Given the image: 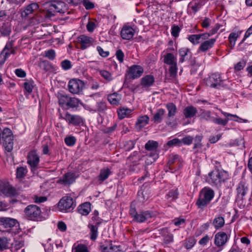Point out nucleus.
<instances>
[{"label": "nucleus", "mask_w": 252, "mask_h": 252, "mask_svg": "<svg viewBox=\"0 0 252 252\" xmlns=\"http://www.w3.org/2000/svg\"><path fill=\"white\" fill-rule=\"evenodd\" d=\"M66 9V4L62 1H54L45 4L43 12L36 13L33 17L35 24H39L50 19L57 13H64Z\"/></svg>", "instance_id": "1"}, {"label": "nucleus", "mask_w": 252, "mask_h": 252, "mask_svg": "<svg viewBox=\"0 0 252 252\" xmlns=\"http://www.w3.org/2000/svg\"><path fill=\"white\" fill-rule=\"evenodd\" d=\"M132 220L137 223H143L147 221L156 216V214L152 210L137 211L135 205L131 203L129 210Z\"/></svg>", "instance_id": "2"}, {"label": "nucleus", "mask_w": 252, "mask_h": 252, "mask_svg": "<svg viewBox=\"0 0 252 252\" xmlns=\"http://www.w3.org/2000/svg\"><path fill=\"white\" fill-rule=\"evenodd\" d=\"M214 196L215 192L212 189L209 187H205L200 190L195 204L198 208L203 209L210 204Z\"/></svg>", "instance_id": "3"}, {"label": "nucleus", "mask_w": 252, "mask_h": 252, "mask_svg": "<svg viewBox=\"0 0 252 252\" xmlns=\"http://www.w3.org/2000/svg\"><path fill=\"white\" fill-rule=\"evenodd\" d=\"M228 178V174L223 170L215 169L208 174V181L217 187H220Z\"/></svg>", "instance_id": "4"}, {"label": "nucleus", "mask_w": 252, "mask_h": 252, "mask_svg": "<svg viewBox=\"0 0 252 252\" xmlns=\"http://www.w3.org/2000/svg\"><path fill=\"white\" fill-rule=\"evenodd\" d=\"M59 103L60 106L65 109L78 108L83 103L78 98L70 97L67 95L60 94L59 97Z\"/></svg>", "instance_id": "5"}, {"label": "nucleus", "mask_w": 252, "mask_h": 252, "mask_svg": "<svg viewBox=\"0 0 252 252\" xmlns=\"http://www.w3.org/2000/svg\"><path fill=\"white\" fill-rule=\"evenodd\" d=\"M59 119L65 120L69 125L79 126L84 124V119L80 115L71 114L68 112L59 113Z\"/></svg>", "instance_id": "6"}, {"label": "nucleus", "mask_w": 252, "mask_h": 252, "mask_svg": "<svg viewBox=\"0 0 252 252\" xmlns=\"http://www.w3.org/2000/svg\"><path fill=\"white\" fill-rule=\"evenodd\" d=\"M224 80L221 79L220 75L218 73L212 74L204 79V82L206 86L216 89L224 87Z\"/></svg>", "instance_id": "7"}, {"label": "nucleus", "mask_w": 252, "mask_h": 252, "mask_svg": "<svg viewBox=\"0 0 252 252\" xmlns=\"http://www.w3.org/2000/svg\"><path fill=\"white\" fill-rule=\"evenodd\" d=\"M76 206L75 200L71 196L63 197L58 203V208L61 211L69 212Z\"/></svg>", "instance_id": "8"}, {"label": "nucleus", "mask_w": 252, "mask_h": 252, "mask_svg": "<svg viewBox=\"0 0 252 252\" xmlns=\"http://www.w3.org/2000/svg\"><path fill=\"white\" fill-rule=\"evenodd\" d=\"M24 213L29 219L38 220L40 218L41 211L40 207L37 205L31 204L25 208Z\"/></svg>", "instance_id": "9"}, {"label": "nucleus", "mask_w": 252, "mask_h": 252, "mask_svg": "<svg viewBox=\"0 0 252 252\" xmlns=\"http://www.w3.org/2000/svg\"><path fill=\"white\" fill-rule=\"evenodd\" d=\"M165 106L167 110L168 114L165 119V122L168 126L173 127L174 126L173 119L177 112V107L172 102L166 104Z\"/></svg>", "instance_id": "10"}, {"label": "nucleus", "mask_w": 252, "mask_h": 252, "mask_svg": "<svg viewBox=\"0 0 252 252\" xmlns=\"http://www.w3.org/2000/svg\"><path fill=\"white\" fill-rule=\"evenodd\" d=\"M83 87L84 83L79 79H71L68 84V91L72 94H79L82 92Z\"/></svg>", "instance_id": "11"}, {"label": "nucleus", "mask_w": 252, "mask_h": 252, "mask_svg": "<svg viewBox=\"0 0 252 252\" xmlns=\"http://www.w3.org/2000/svg\"><path fill=\"white\" fill-rule=\"evenodd\" d=\"M228 240V236L225 232L223 231L218 232L215 235L214 244L220 249V251H221L227 242Z\"/></svg>", "instance_id": "12"}, {"label": "nucleus", "mask_w": 252, "mask_h": 252, "mask_svg": "<svg viewBox=\"0 0 252 252\" xmlns=\"http://www.w3.org/2000/svg\"><path fill=\"white\" fill-rule=\"evenodd\" d=\"M151 194L149 184L145 183L142 186L140 190L138 192V199L140 202L144 203L150 198Z\"/></svg>", "instance_id": "13"}, {"label": "nucleus", "mask_w": 252, "mask_h": 252, "mask_svg": "<svg viewBox=\"0 0 252 252\" xmlns=\"http://www.w3.org/2000/svg\"><path fill=\"white\" fill-rule=\"evenodd\" d=\"M129 79H135L139 78L144 72L143 67L139 65H132L127 71Z\"/></svg>", "instance_id": "14"}, {"label": "nucleus", "mask_w": 252, "mask_h": 252, "mask_svg": "<svg viewBox=\"0 0 252 252\" xmlns=\"http://www.w3.org/2000/svg\"><path fill=\"white\" fill-rule=\"evenodd\" d=\"M40 161L39 157L34 151L29 153L27 157V163L30 165L32 170L37 169Z\"/></svg>", "instance_id": "15"}, {"label": "nucleus", "mask_w": 252, "mask_h": 252, "mask_svg": "<svg viewBox=\"0 0 252 252\" xmlns=\"http://www.w3.org/2000/svg\"><path fill=\"white\" fill-rule=\"evenodd\" d=\"M0 191L7 196H15L17 191L16 189L8 183L0 182Z\"/></svg>", "instance_id": "16"}, {"label": "nucleus", "mask_w": 252, "mask_h": 252, "mask_svg": "<svg viewBox=\"0 0 252 252\" xmlns=\"http://www.w3.org/2000/svg\"><path fill=\"white\" fill-rule=\"evenodd\" d=\"M221 112L223 115V116L225 117L226 118L225 119H222L218 117H214L213 120L212 121V122H213L215 124H217L218 125L225 126L228 123V122L229 120V117L238 118V117L236 115L231 114L223 112L222 111H221Z\"/></svg>", "instance_id": "17"}, {"label": "nucleus", "mask_w": 252, "mask_h": 252, "mask_svg": "<svg viewBox=\"0 0 252 252\" xmlns=\"http://www.w3.org/2000/svg\"><path fill=\"white\" fill-rule=\"evenodd\" d=\"M75 180V174L73 172H67L62 176L58 183L64 185H68L72 184Z\"/></svg>", "instance_id": "18"}, {"label": "nucleus", "mask_w": 252, "mask_h": 252, "mask_svg": "<svg viewBox=\"0 0 252 252\" xmlns=\"http://www.w3.org/2000/svg\"><path fill=\"white\" fill-rule=\"evenodd\" d=\"M39 8V5L36 2H33L28 5L22 11L21 16L23 18H27L29 15L33 13Z\"/></svg>", "instance_id": "19"}, {"label": "nucleus", "mask_w": 252, "mask_h": 252, "mask_svg": "<svg viewBox=\"0 0 252 252\" xmlns=\"http://www.w3.org/2000/svg\"><path fill=\"white\" fill-rule=\"evenodd\" d=\"M155 82V79L153 75L148 74L144 76L140 80V85L142 88L146 90L152 87Z\"/></svg>", "instance_id": "20"}, {"label": "nucleus", "mask_w": 252, "mask_h": 252, "mask_svg": "<svg viewBox=\"0 0 252 252\" xmlns=\"http://www.w3.org/2000/svg\"><path fill=\"white\" fill-rule=\"evenodd\" d=\"M94 39L92 37L85 35H81L78 37V42L81 44V49H86L90 46L94 42Z\"/></svg>", "instance_id": "21"}, {"label": "nucleus", "mask_w": 252, "mask_h": 252, "mask_svg": "<svg viewBox=\"0 0 252 252\" xmlns=\"http://www.w3.org/2000/svg\"><path fill=\"white\" fill-rule=\"evenodd\" d=\"M209 38V35L207 32L189 35L188 37V39L193 45H196L200 43L199 40H206Z\"/></svg>", "instance_id": "22"}, {"label": "nucleus", "mask_w": 252, "mask_h": 252, "mask_svg": "<svg viewBox=\"0 0 252 252\" xmlns=\"http://www.w3.org/2000/svg\"><path fill=\"white\" fill-rule=\"evenodd\" d=\"M179 54L180 56L179 63H183L185 61L190 60L192 56L190 49L187 47L180 48L179 50Z\"/></svg>", "instance_id": "23"}, {"label": "nucleus", "mask_w": 252, "mask_h": 252, "mask_svg": "<svg viewBox=\"0 0 252 252\" xmlns=\"http://www.w3.org/2000/svg\"><path fill=\"white\" fill-rule=\"evenodd\" d=\"M135 33L134 30L131 27L124 26L121 32V35L125 40L131 39Z\"/></svg>", "instance_id": "24"}, {"label": "nucleus", "mask_w": 252, "mask_h": 252, "mask_svg": "<svg viewBox=\"0 0 252 252\" xmlns=\"http://www.w3.org/2000/svg\"><path fill=\"white\" fill-rule=\"evenodd\" d=\"M204 40L205 41L202 42L198 48V52H206L209 50L214 46L216 41V39L211 38L209 40L206 39Z\"/></svg>", "instance_id": "25"}, {"label": "nucleus", "mask_w": 252, "mask_h": 252, "mask_svg": "<svg viewBox=\"0 0 252 252\" xmlns=\"http://www.w3.org/2000/svg\"><path fill=\"white\" fill-rule=\"evenodd\" d=\"M111 174V171L108 168L101 169L98 176L96 178V184H101Z\"/></svg>", "instance_id": "26"}, {"label": "nucleus", "mask_w": 252, "mask_h": 252, "mask_svg": "<svg viewBox=\"0 0 252 252\" xmlns=\"http://www.w3.org/2000/svg\"><path fill=\"white\" fill-rule=\"evenodd\" d=\"M0 222L3 227L8 229H10L18 224L16 219L5 217L0 218Z\"/></svg>", "instance_id": "27"}, {"label": "nucleus", "mask_w": 252, "mask_h": 252, "mask_svg": "<svg viewBox=\"0 0 252 252\" xmlns=\"http://www.w3.org/2000/svg\"><path fill=\"white\" fill-rule=\"evenodd\" d=\"M100 223V221H97L95 224H89L88 225V227L90 229V238L91 240L94 241L97 239L98 234V226Z\"/></svg>", "instance_id": "28"}, {"label": "nucleus", "mask_w": 252, "mask_h": 252, "mask_svg": "<svg viewBox=\"0 0 252 252\" xmlns=\"http://www.w3.org/2000/svg\"><path fill=\"white\" fill-rule=\"evenodd\" d=\"M149 122V117L146 115H142L137 118L135 123V128L140 130L144 127Z\"/></svg>", "instance_id": "29"}, {"label": "nucleus", "mask_w": 252, "mask_h": 252, "mask_svg": "<svg viewBox=\"0 0 252 252\" xmlns=\"http://www.w3.org/2000/svg\"><path fill=\"white\" fill-rule=\"evenodd\" d=\"M249 190L248 185L245 182H241L237 188V195L239 198L243 199L244 197Z\"/></svg>", "instance_id": "30"}, {"label": "nucleus", "mask_w": 252, "mask_h": 252, "mask_svg": "<svg viewBox=\"0 0 252 252\" xmlns=\"http://www.w3.org/2000/svg\"><path fill=\"white\" fill-rule=\"evenodd\" d=\"M13 41H11L9 42H7L5 46V47L2 50V53H4V60H5L6 58H8L9 56L11 54H16V49L13 48Z\"/></svg>", "instance_id": "31"}, {"label": "nucleus", "mask_w": 252, "mask_h": 252, "mask_svg": "<svg viewBox=\"0 0 252 252\" xmlns=\"http://www.w3.org/2000/svg\"><path fill=\"white\" fill-rule=\"evenodd\" d=\"M107 99L111 104L118 105L122 99V95L117 93H114L109 94L107 96Z\"/></svg>", "instance_id": "32"}, {"label": "nucleus", "mask_w": 252, "mask_h": 252, "mask_svg": "<svg viewBox=\"0 0 252 252\" xmlns=\"http://www.w3.org/2000/svg\"><path fill=\"white\" fill-rule=\"evenodd\" d=\"M101 252H121V246L110 243L108 246L102 245L100 246Z\"/></svg>", "instance_id": "33"}, {"label": "nucleus", "mask_w": 252, "mask_h": 252, "mask_svg": "<svg viewBox=\"0 0 252 252\" xmlns=\"http://www.w3.org/2000/svg\"><path fill=\"white\" fill-rule=\"evenodd\" d=\"M197 109L193 106H188L183 110V114L186 119L193 118L197 113Z\"/></svg>", "instance_id": "34"}, {"label": "nucleus", "mask_w": 252, "mask_h": 252, "mask_svg": "<svg viewBox=\"0 0 252 252\" xmlns=\"http://www.w3.org/2000/svg\"><path fill=\"white\" fill-rule=\"evenodd\" d=\"M202 1L200 0H195L189 2L188 7L192 10L193 14L198 12L203 6Z\"/></svg>", "instance_id": "35"}, {"label": "nucleus", "mask_w": 252, "mask_h": 252, "mask_svg": "<svg viewBox=\"0 0 252 252\" xmlns=\"http://www.w3.org/2000/svg\"><path fill=\"white\" fill-rule=\"evenodd\" d=\"M165 113V111L164 109L159 108L158 109L153 117L152 121L156 124L161 123Z\"/></svg>", "instance_id": "36"}, {"label": "nucleus", "mask_w": 252, "mask_h": 252, "mask_svg": "<svg viewBox=\"0 0 252 252\" xmlns=\"http://www.w3.org/2000/svg\"><path fill=\"white\" fill-rule=\"evenodd\" d=\"M91 203L89 202H85L78 207V212L79 214L86 216L91 212Z\"/></svg>", "instance_id": "37"}, {"label": "nucleus", "mask_w": 252, "mask_h": 252, "mask_svg": "<svg viewBox=\"0 0 252 252\" xmlns=\"http://www.w3.org/2000/svg\"><path fill=\"white\" fill-rule=\"evenodd\" d=\"M163 62L170 65L177 64V59L172 53H167L163 56Z\"/></svg>", "instance_id": "38"}, {"label": "nucleus", "mask_w": 252, "mask_h": 252, "mask_svg": "<svg viewBox=\"0 0 252 252\" xmlns=\"http://www.w3.org/2000/svg\"><path fill=\"white\" fill-rule=\"evenodd\" d=\"M224 218L220 216H218L213 220V224L216 229H219L224 225Z\"/></svg>", "instance_id": "39"}, {"label": "nucleus", "mask_w": 252, "mask_h": 252, "mask_svg": "<svg viewBox=\"0 0 252 252\" xmlns=\"http://www.w3.org/2000/svg\"><path fill=\"white\" fill-rule=\"evenodd\" d=\"M199 117L201 120L211 122L212 121L214 117L212 116L210 111L205 110H201Z\"/></svg>", "instance_id": "40"}, {"label": "nucleus", "mask_w": 252, "mask_h": 252, "mask_svg": "<svg viewBox=\"0 0 252 252\" xmlns=\"http://www.w3.org/2000/svg\"><path fill=\"white\" fill-rule=\"evenodd\" d=\"M158 147V142L154 140H149L145 145L146 150L149 151L156 152Z\"/></svg>", "instance_id": "41"}, {"label": "nucleus", "mask_w": 252, "mask_h": 252, "mask_svg": "<svg viewBox=\"0 0 252 252\" xmlns=\"http://www.w3.org/2000/svg\"><path fill=\"white\" fill-rule=\"evenodd\" d=\"M72 252H89V251L85 245L74 244L72 246Z\"/></svg>", "instance_id": "42"}, {"label": "nucleus", "mask_w": 252, "mask_h": 252, "mask_svg": "<svg viewBox=\"0 0 252 252\" xmlns=\"http://www.w3.org/2000/svg\"><path fill=\"white\" fill-rule=\"evenodd\" d=\"M0 32L2 36H9L11 32V27L8 24H3L0 27Z\"/></svg>", "instance_id": "43"}, {"label": "nucleus", "mask_w": 252, "mask_h": 252, "mask_svg": "<svg viewBox=\"0 0 252 252\" xmlns=\"http://www.w3.org/2000/svg\"><path fill=\"white\" fill-rule=\"evenodd\" d=\"M132 110L127 108H122L118 111L119 118L123 119L126 117H128L131 114Z\"/></svg>", "instance_id": "44"}, {"label": "nucleus", "mask_w": 252, "mask_h": 252, "mask_svg": "<svg viewBox=\"0 0 252 252\" xmlns=\"http://www.w3.org/2000/svg\"><path fill=\"white\" fill-rule=\"evenodd\" d=\"M142 165L136 161H134L129 165L128 171L130 174L139 172L142 167Z\"/></svg>", "instance_id": "45"}, {"label": "nucleus", "mask_w": 252, "mask_h": 252, "mask_svg": "<svg viewBox=\"0 0 252 252\" xmlns=\"http://www.w3.org/2000/svg\"><path fill=\"white\" fill-rule=\"evenodd\" d=\"M179 192L177 189L170 190L166 195V198L169 201H173L178 198Z\"/></svg>", "instance_id": "46"}, {"label": "nucleus", "mask_w": 252, "mask_h": 252, "mask_svg": "<svg viewBox=\"0 0 252 252\" xmlns=\"http://www.w3.org/2000/svg\"><path fill=\"white\" fill-rule=\"evenodd\" d=\"M239 34L236 32H231L228 36V40L229 42V47L232 49L235 45L237 38L239 37Z\"/></svg>", "instance_id": "47"}, {"label": "nucleus", "mask_w": 252, "mask_h": 252, "mask_svg": "<svg viewBox=\"0 0 252 252\" xmlns=\"http://www.w3.org/2000/svg\"><path fill=\"white\" fill-rule=\"evenodd\" d=\"M39 65L40 67L45 71H51L53 69L52 64L48 61H43L41 62Z\"/></svg>", "instance_id": "48"}, {"label": "nucleus", "mask_w": 252, "mask_h": 252, "mask_svg": "<svg viewBox=\"0 0 252 252\" xmlns=\"http://www.w3.org/2000/svg\"><path fill=\"white\" fill-rule=\"evenodd\" d=\"M34 81L32 80H26L24 83V87L25 91L28 94H31L34 86Z\"/></svg>", "instance_id": "49"}, {"label": "nucleus", "mask_w": 252, "mask_h": 252, "mask_svg": "<svg viewBox=\"0 0 252 252\" xmlns=\"http://www.w3.org/2000/svg\"><path fill=\"white\" fill-rule=\"evenodd\" d=\"M181 160L179 155L172 154L169 156L168 164L170 166L175 163L179 164L181 162Z\"/></svg>", "instance_id": "50"}, {"label": "nucleus", "mask_w": 252, "mask_h": 252, "mask_svg": "<svg viewBox=\"0 0 252 252\" xmlns=\"http://www.w3.org/2000/svg\"><path fill=\"white\" fill-rule=\"evenodd\" d=\"M27 172L28 170L26 167H19L16 170V177L18 179H22L26 176Z\"/></svg>", "instance_id": "51"}, {"label": "nucleus", "mask_w": 252, "mask_h": 252, "mask_svg": "<svg viewBox=\"0 0 252 252\" xmlns=\"http://www.w3.org/2000/svg\"><path fill=\"white\" fill-rule=\"evenodd\" d=\"M196 242V240L194 237H189L185 241L184 246L187 250H189L194 246Z\"/></svg>", "instance_id": "52"}, {"label": "nucleus", "mask_w": 252, "mask_h": 252, "mask_svg": "<svg viewBox=\"0 0 252 252\" xmlns=\"http://www.w3.org/2000/svg\"><path fill=\"white\" fill-rule=\"evenodd\" d=\"M100 75L108 82H110L113 79L112 74L105 70H100L99 71Z\"/></svg>", "instance_id": "53"}, {"label": "nucleus", "mask_w": 252, "mask_h": 252, "mask_svg": "<svg viewBox=\"0 0 252 252\" xmlns=\"http://www.w3.org/2000/svg\"><path fill=\"white\" fill-rule=\"evenodd\" d=\"M107 109V105L105 102L100 101L96 103L95 111L103 113Z\"/></svg>", "instance_id": "54"}, {"label": "nucleus", "mask_w": 252, "mask_h": 252, "mask_svg": "<svg viewBox=\"0 0 252 252\" xmlns=\"http://www.w3.org/2000/svg\"><path fill=\"white\" fill-rule=\"evenodd\" d=\"M203 136L202 135H196L194 140V146L193 149L201 148L202 147L201 141L202 140Z\"/></svg>", "instance_id": "55"}, {"label": "nucleus", "mask_w": 252, "mask_h": 252, "mask_svg": "<svg viewBox=\"0 0 252 252\" xmlns=\"http://www.w3.org/2000/svg\"><path fill=\"white\" fill-rule=\"evenodd\" d=\"M8 242L6 237H0V252L8 248Z\"/></svg>", "instance_id": "56"}, {"label": "nucleus", "mask_w": 252, "mask_h": 252, "mask_svg": "<svg viewBox=\"0 0 252 252\" xmlns=\"http://www.w3.org/2000/svg\"><path fill=\"white\" fill-rule=\"evenodd\" d=\"M168 70L170 76L172 78L175 77L177 75L178 71L177 63L173 65H170Z\"/></svg>", "instance_id": "57"}, {"label": "nucleus", "mask_w": 252, "mask_h": 252, "mask_svg": "<svg viewBox=\"0 0 252 252\" xmlns=\"http://www.w3.org/2000/svg\"><path fill=\"white\" fill-rule=\"evenodd\" d=\"M76 142V139L75 137L73 136H69L65 138L64 142L66 145L69 147L73 146L75 145Z\"/></svg>", "instance_id": "58"}, {"label": "nucleus", "mask_w": 252, "mask_h": 252, "mask_svg": "<svg viewBox=\"0 0 252 252\" xmlns=\"http://www.w3.org/2000/svg\"><path fill=\"white\" fill-rule=\"evenodd\" d=\"M88 85L91 89L94 90H96L99 87V83L92 78H90L89 80Z\"/></svg>", "instance_id": "59"}, {"label": "nucleus", "mask_w": 252, "mask_h": 252, "mask_svg": "<svg viewBox=\"0 0 252 252\" xmlns=\"http://www.w3.org/2000/svg\"><path fill=\"white\" fill-rule=\"evenodd\" d=\"M167 146L169 147H172L175 146H181V141L178 138H174L171 140H169L166 143Z\"/></svg>", "instance_id": "60"}, {"label": "nucleus", "mask_w": 252, "mask_h": 252, "mask_svg": "<svg viewBox=\"0 0 252 252\" xmlns=\"http://www.w3.org/2000/svg\"><path fill=\"white\" fill-rule=\"evenodd\" d=\"M61 65L62 68L64 70L70 69L72 67L71 63L68 60H64L61 62Z\"/></svg>", "instance_id": "61"}, {"label": "nucleus", "mask_w": 252, "mask_h": 252, "mask_svg": "<svg viewBox=\"0 0 252 252\" xmlns=\"http://www.w3.org/2000/svg\"><path fill=\"white\" fill-rule=\"evenodd\" d=\"M180 140L181 141V144L183 143L185 145H189L192 143L193 138L190 135H188L183 137Z\"/></svg>", "instance_id": "62"}, {"label": "nucleus", "mask_w": 252, "mask_h": 252, "mask_svg": "<svg viewBox=\"0 0 252 252\" xmlns=\"http://www.w3.org/2000/svg\"><path fill=\"white\" fill-rule=\"evenodd\" d=\"M180 31L181 29L178 26L173 25L171 28V33L173 36L176 38L178 37Z\"/></svg>", "instance_id": "63"}, {"label": "nucleus", "mask_w": 252, "mask_h": 252, "mask_svg": "<svg viewBox=\"0 0 252 252\" xmlns=\"http://www.w3.org/2000/svg\"><path fill=\"white\" fill-rule=\"evenodd\" d=\"M246 65V63L242 61L238 63L234 66V70L235 72L242 70Z\"/></svg>", "instance_id": "64"}]
</instances>
